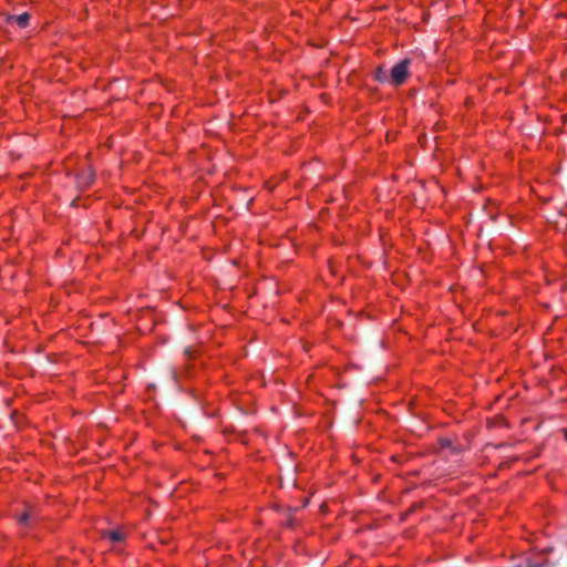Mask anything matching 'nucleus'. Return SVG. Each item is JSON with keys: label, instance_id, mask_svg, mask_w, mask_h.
Returning <instances> with one entry per match:
<instances>
[{"label": "nucleus", "instance_id": "obj_1", "mask_svg": "<svg viewBox=\"0 0 567 567\" xmlns=\"http://www.w3.org/2000/svg\"><path fill=\"white\" fill-rule=\"evenodd\" d=\"M410 59H403L400 63L393 65L390 70V83L393 86H401L410 76Z\"/></svg>", "mask_w": 567, "mask_h": 567}, {"label": "nucleus", "instance_id": "obj_2", "mask_svg": "<svg viewBox=\"0 0 567 567\" xmlns=\"http://www.w3.org/2000/svg\"><path fill=\"white\" fill-rule=\"evenodd\" d=\"M102 537L109 539L111 544L117 545L124 542L126 532L123 527H116L113 530L103 532Z\"/></svg>", "mask_w": 567, "mask_h": 567}, {"label": "nucleus", "instance_id": "obj_3", "mask_svg": "<svg viewBox=\"0 0 567 567\" xmlns=\"http://www.w3.org/2000/svg\"><path fill=\"white\" fill-rule=\"evenodd\" d=\"M93 181L94 174L91 168L78 174L76 177L78 187L82 189L90 187V185L93 184Z\"/></svg>", "mask_w": 567, "mask_h": 567}, {"label": "nucleus", "instance_id": "obj_4", "mask_svg": "<svg viewBox=\"0 0 567 567\" xmlns=\"http://www.w3.org/2000/svg\"><path fill=\"white\" fill-rule=\"evenodd\" d=\"M14 22L20 27L24 28L29 24L30 21V14L29 13H21L19 16L13 17Z\"/></svg>", "mask_w": 567, "mask_h": 567}, {"label": "nucleus", "instance_id": "obj_5", "mask_svg": "<svg viewBox=\"0 0 567 567\" xmlns=\"http://www.w3.org/2000/svg\"><path fill=\"white\" fill-rule=\"evenodd\" d=\"M30 514L29 513H22L19 517V523L24 524L29 520Z\"/></svg>", "mask_w": 567, "mask_h": 567}]
</instances>
